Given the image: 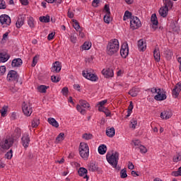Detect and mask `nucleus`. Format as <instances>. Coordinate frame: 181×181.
I'll return each mask as SVG.
<instances>
[{"label":"nucleus","instance_id":"51","mask_svg":"<svg viewBox=\"0 0 181 181\" xmlns=\"http://www.w3.org/2000/svg\"><path fill=\"white\" fill-rule=\"evenodd\" d=\"M0 9H6V4L4 0H0Z\"/></svg>","mask_w":181,"mask_h":181},{"label":"nucleus","instance_id":"46","mask_svg":"<svg viewBox=\"0 0 181 181\" xmlns=\"http://www.w3.org/2000/svg\"><path fill=\"white\" fill-rule=\"evenodd\" d=\"M172 176H181V166L178 168L177 171H173L172 173Z\"/></svg>","mask_w":181,"mask_h":181},{"label":"nucleus","instance_id":"64","mask_svg":"<svg viewBox=\"0 0 181 181\" xmlns=\"http://www.w3.org/2000/svg\"><path fill=\"white\" fill-rule=\"evenodd\" d=\"M68 17H69L71 19H72V18H74V13H73V11H71L70 9H69L68 11Z\"/></svg>","mask_w":181,"mask_h":181},{"label":"nucleus","instance_id":"56","mask_svg":"<svg viewBox=\"0 0 181 181\" xmlns=\"http://www.w3.org/2000/svg\"><path fill=\"white\" fill-rule=\"evenodd\" d=\"M9 90L11 91V93H16V91H18V88L15 86H12L9 87Z\"/></svg>","mask_w":181,"mask_h":181},{"label":"nucleus","instance_id":"16","mask_svg":"<svg viewBox=\"0 0 181 181\" xmlns=\"http://www.w3.org/2000/svg\"><path fill=\"white\" fill-rule=\"evenodd\" d=\"M102 74L105 76L106 78H110V77H114V70L112 69H103Z\"/></svg>","mask_w":181,"mask_h":181},{"label":"nucleus","instance_id":"12","mask_svg":"<svg viewBox=\"0 0 181 181\" xmlns=\"http://www.w3.org/2000/svg\"><path fill=\"white\" fill-rule=\"evenodd\" d=\"M156 95L154 97V99L156 100V101H163L164 100H166V94L162 93V90L160 88L157 89Z\"/></svg>","mask_w":181,"mask_h":181},{"label":"nucleus","instance_id":"42","mask_svg":"<svg viewBox=\"0 0 181 181\" xmlns=\"http://www.w3.org/2000/svg\"><path fill=\"white\" fill-rule=\"evenodd\" d=\"M82 138L86 141H90V139H93V134L85 133L82 135Z\"/></svg>","mask_w":181,"mask_h":181},{"label":"nucleus","instance_id":"19","mask_svg":"<svg viewBox=\"0 0 181 181\" xmlns=\"http://www.w3.org/2000/svg\"><path fill=\"white\" fill-rule=\"evenodd\" d=\"M151 22L152 23V28L153 29V30H155L156 29L158 28V17H156V15L154 13V14H152L151 16Z\"/></svg>","mask_w":181,"mask_h":181},{"label":"nucleus","instance_id":"17","mask_svg":"<svg viewBox=\"0 0 181 181\" xmlns=\"http://www.w3.org/2000/svg\"><path fill=\"white\" fill-rule=\"evenodd\" d=\"M10 57L11 56L6 52H0V63H5L8 62Z\"/></svg>","mask_w":181,"mask_h":181},{"label":"nucleus","instance_id":"11","mask_svg":"<svg viewBox=\"0 0 181 181\" xmlns=\"http://www.w3.org/2000/svg\"><path fill=\"white\" fill-rule=\"evenodd\" d=\"M129 53V48L128 47V44H126L124 45H122L120 49V54L123 59H127V57L128 56Z\"/></svg>","mask_w":181,"mask_h":181},{"label":"nucleus","instance_id":"18","mask_svg":"<svg viewBox=\"0 0 181 181\" xmlns=\"http://www.w3.org/2000/svg\"><path fill=\"white\" fill-rule=\"evenodd\" d=\"M88 172L87 169L84 168H80L78 170L79 176L83 177V179H86V180H88V175H87Z\"/></svg>","mask_w":181,"mask_h":181},{"label":"nucleus","instance_id":"54","mask_svg":"<svg viewBox=\"0 0 181 181\" xmlns=\"http://www.w3.org/2000/svg\"><path fill=\"white\" fill-rule=\"evenodd\" d=\"M37 64V56H35L33 59L32 67H35Z\"/></svg>","mask_w":181,"mask_h":181},{"label":"nucleus","instance_id":"7","mask_svg":"<svg viewBox=\"0 0 181 181\" xmlns=\"http://www.w3.org/2000/svg\"><path fill=\"white\" fill-rule=\"evenodd\" d=\"M142 26L141 23V21L136 16H133L132 18L130 19V28L132 30H135L136 29H139Z\"/></svg>","mask_w":181,"mask_h":181},{"label":"nucleus","instance_id":"2","mask_svg":"<svg viewBox=\"0 0 181 181\" xmlns=\"http://www.w3.org/2000/svg\"><path fill=\"white\" fill-rule=\"evenodd\" d=\"M119 50V42L117 39L110 40L107 45L106 52L109 56H112Z\"/></svg>","mask_w":181,"mask_h":181},{"label":"nucleus","instance_id":"29","mask_svg":"<svg viewBox=\"0 0 181 181\" xmlns=\"http://www.w3.org/2000/svg\"><path fill=\"white\" fill-rule=\"evenodd\" d=\"M78 151L79 152L84 151H90V149L88 148V144L84 142H81L80 144Z\"/></svg>","mask_w":181,"mask_h":181},{"label":"nucleus","instance_id":"44","mask_svg":"<svg viewBox=\"0 0 181 181\" xmlns=\"http://www.w3.org/2000/svg\"><path fill=\"white\" fill-rule=\"evenodd\" d=\"M73 26L75 30H80V24L78 23V21L77 20H73Z\"/></svg>","mask_w":181,"mask_h":181},{"label":"nucleus","instance_id":"8","mask_svg":"<svg viewBox=\"0 0 181 181\" xmlns=\"http://www.w3.org/2000/svg\"><path fill=\"white\" fill-rule=\"evenodd\" d=\"M82 75L85 78L90 80V81H98V76L91 72L88 71V69L82 71Z\"/></svg>","mask_w":181,"mask_h":181},{"label":"nucleus","instance_id":"50","mask_svg":"<svg viewBox=\"0 0 181 181\" xmlns=\"http://www.w3.org/2000/svg\"><path fill=\"white\" fill-rule=\"evenodd\" d=\"M51 81H52V83H59V81H60V78L56 76H52Z\"/></svg>","mask_w":181,"mask_h":181},{"label":"nucleus","instance_id":"47","mask_svg":"<svg viewBox=\"0 0 181 181\" xmlns=\"http://www.w3.org/2000/svg\"><path fill=\"white\" fill-rule=\"evenodd\" d=\"M174 162H179L181 160V153H178L176 156L173 157Z\"/></svg>","mask_w":181,"mask_h":181},{"label":"nucleus","instance_id":"30","mask_svg":"<svg viewBox=\"0 0 181 181\" xmlns=\"http://www.w3.org/2000/svg\"><path fill=\"white\" fill-rule=\"evenodd\" d=\"M138 93H139V89L135 87L132 88V90L129 91V94L132 97H136V95H138Z\"/></svg>","mask_w":181,"mask_h":181},{"label":"nucleus","instance_id":"26","mask_svg":"<svg viewBox=\"0 0 181 181\" xmlns=\"http://www.w3.org/2000/svg\"><path fill=\"white\" fill-rule=\"evenodd\" d=\"M79 155L82 159L84 160H87L88 159V156L90 155V150H85L84 151H79Z\"/></svg>","mask_w":181,"mask_h":181},{"label":"nucleus","instance_id":"27","mask_svg":"<svg viewBox=\"0 0 181 181\" xmlns=\"http://www.w3.org/2000/svg\"><path fill=\"white\" fill-rule=\"evenodd\" d=\"M90 172H97L98 170V165L95 162H90L88 165Z\"/></svg>","mask_w":181,"mask_h":181},{"label":"nucleus","instance_id":"31","mask_svg":"<svg viewBox=\"0 0 181 181\" xmlns=\"http://www.w3.org/2000/svg\"><path fill=\"white\" fill-rule=\"evenodd\" d=\"M107 152V146L102 144L98 147V153L100 155H104Z\"/></svg>","mask_w":181,"mask_h":181},{"label":"nucleus","instance_id":"57","mask_svg":"<svg viewBox=\"0 0 181 181\" xmlns=\"http://www.w3.org/2000/svg\"><path fill=\"white\" fill-rule=\"evenodd\" d=\"M9 35V33L6 32V33H4L3 35V38H2V42H6V40H8V36Z\"/></svg>","mask_w":181,"mask_h":181},{"label":"nucleus","instance_id":"10","mask_svg":"<svg viewBox=\"0 0 181 181\" xmlns=\"http://www.w3.org/2000/svg\"><path fill=\"white\" fill-rule=\"evenodd\" d=\"M21 143L25 149L29 148V144H30V137H29V134L28 133L23 134Z\"/></svg>","mask_w":181,"mask_h":181},{"label":"nucleus","instance_id":"60","mask_svg":"<svg viewBox=\"0 0 181 181\" xmlns=\"http://www.w3.org/2000/svg\"><path fill=\"white\" fill-rule=\"evenodd\" d=\"M132 110H134V103L131 101L127 111L132 112Z\"/></svg>","mask_w":181,"mask_h":181},{"label":"nucleus","instance_id":"28","mask_svg":"<svg viewBox=\"0 0 181 181\" xmlns=\"http://www.w3.org/2000/svg\"><path fill=\"white\" fill-rule=\"evenodd\" d=\"M153 56L156 62H160V52H159V48H156L154 49Z\"/></svg>","mask_w":181,"mask_h":181},{"label":"nucleus","instance_id":"40","mask_svg":"<svg viewBox=\"0 0 181 181\" xmlns=\"http://www.w3.org/2000/svg\"><path fill=\"white\" fill-rule=\"evenodd\" d=\"M120 177L122 179H125L126 177H128V174H127V168H123L120 171Z\"/></svg>","mask_w":181,"mask_h":181},{"label":"nucleus","instance_id":"9","mask_svg":"<svg viewBox=\"0 0 181 181\" xmlns=\"http://www.w3.org/2000/svg\"><path fill=\"white\" fill-rule=\"evenodd\" d=\"M18 80L19 75L16 71L11 70L8 71L7 75L8 81H16V83H18Z\"/></svg>","mask_w":181,"mask_h":181},{"label":"nucleus","instance_id":"14","mask_svg":"<svg viewBox=\"0 0 181 181\" xmlns=\"http://www.w3.org/2000/svg\"><path fill=\"white\" fill-rule=\"evenodd\" d=\"M11 17L6 14L1 15L0 16V23L1 25H11Z\"/></svg>","mask_w":181,"mask_h":181},{"label":"nucleus","instance_id":"55","mask_svg":"<svg viewBox=\"0 0 181 181\" xmlns=\"http://www.w3.org/2000/svg\"><path fill=\"white\" fill-rule=\"evenodd\" d=\"M62 93L63 95H66V94L69 93V88L67 87H64L62 90Z\"/></svg>","mask_w":181,"mask_h":181},{"label":"nucleus","instance_id":"49","mask_svg":"<svg viewBox=\"0 0 181 181\" xmlns=\"http://www.w3.org/2000/svg\"><path fill=\"white\" fill-rule=\"evenodd\" d=\"M139 149L140 150L141 153H146V152H148L146 147L142 145L139 147Z\"/></svg>","mask_w":181,"mask_h":181},{"label":"nucleus","instance_id":"15","mask_svg":"<svg viewBox=\"0 0 181 181\" xmlns=\"http://www.w3.org/2000/svg\"><path fill=\"white\" fill-rule=\"evenodd\" d=\"M62 70V64L60 62L57 61L52 64V67L51 68V71L52 73H60V71Z\"/></svg>","mask_w":181,"mask_h":181},{"label":"nucleus","instance_id":"43","mask_svg":"<svg viewBox=\"0 0 181 181\" xmlns=\"http://www.w3.org/2000/svg\"><path fill=\"white\" fill-rule=\"evenodd\" d=\"M0 112L1 114V117H5L6 115V112H8V106H4L1 110H0Z\"/></svg>","mask_w":181,"mask_h":181},{"label":"nucleus","instance_id":"20","mask_svg":"<svg viewBox=\"0 0 181 181\" xmlns=\"http://www.w3.org/2000/svg\"><path fill=\"white\" fill-rule=\"evenodd\" d=\"M172 117V112L165 110L163 112L160 113V118L162 119H169Z\"/></svg>","mask_w":181,"mask_h":181},{"label":"nucleus","instance_id":"22","mask_svg":"<svg viewBox=\"0 0 181 181\" xmlns=\"http://www.w3.org/2000/svg\"><path fill=\"white\" fill-rule=\"evenodd\" d=\"M106 135L109 136V138H113L115 135V129L114 127H107L106 129Z\"/></svg>","mask_w":181,"mask_h":181},{"label":"nucleus","instance_id":"25","mask_svg":"<svg viewBox=\"0 0 181 181\" xmlns=\"http://www.w3.org/2000/svg\"><path fill=\"white\" fill-rule=\"evenodd\" d=\"M23 23H25V17L20 16L16 23V28H22V26H23Z\"/></svg>","mask_w":181,"mask_h":181},{"label":"nucleus","instance_id":"24","mask_svg":"<svg viewBox=\"0 0 181 181\" xmlns=\"http://www.w3.org/2000/svg\"><path fill=\"white\" fill-rule=\"evenodd\" d=\"M47 122L49 124V125H52V127H54V128H59V122L56 121V119L53 117H49L47 119Z\"/></svg>","mask_w":181,"mask_h":181},{"label":"nucleus","instance_id":"32","mask_svg":"<svg viewBox=\"0 0 181 181\" xmlns=\"http://www.w3.org/2000/svg\"><path fill=\"white\" fill-rule=\"evenodd\" d=\"M39 21L43 23H49L50 22V16H40Z\"/></svg>","mask_w":181,"mask_h":181},{"label":"nucleus","instance_id":"62","mask_svg":"<svg viewBox=\"0 0 181 181\" xmlns=\"http://www.w3.org/2000/svg\"><path fill=\"white\" fill-rule=\"evenodd\" d=\"M107 104V100H102L100 102H99L98 103V105H99V107H104V105Z\"/></svg>","mask_w":181,"mask_h":181},{"label":"nucleus","instance_id":"6","mask_svg":"<svg viewBox=\"0 0 181 181\" xmlns=\"http://www.w3.org/2000/svg\"><path fill=\"white\" fill-rule=\"evenodd\" d=\"M22 110L24 115L26 117H30L32 112H33V109L30 105V103L23 102L22 104Z\"/></svg>","mask_w":181,"mask_h":181},{"label":"nucleus","instance_id":"63","mask_svg":"<svg viewBox=\"0 0 181 181\" xmlns=\"http://www.w3.org/2000/svg\"><path fill=\"white\" fill-rule=\"evenodd\" d=\"M54 33H49L47 37L48 40H52V39L54 37Z\"/></svg>","mask_w":181,"mask_h":181},{"label":"nucleus","instance_id":"48","mask_svg":"<svg viewBox=\"0 0 181 181\" xmlns=\"http://www.w3.org/2000/svg\"><path fill=\"white\" fill-rule=\"evenodd\" d=\"M131 124H132L131 128H133V129H135V128H136V124H138V121H136V119H132L131 120Z\"/></svg>","mask_w":181,"mask_h":181},{"label":"nucleus","instance_id":"41","mask_svg":"<svg viewBox=\"0 0 181 181\" xmlns=\"http://www.w3.org/2000/svg\"><path fill=\"white\" fill-rule=\"evenodd\" d=\"M28 24L30 28H35V20L33 17H30L28 20Z\"/></svg>","mask_w":181,"mask_h":181},{"label":"nucleus","instance_id":"61","mask_svg":"<svg viewBox=\"0 0 181 181\" xmlns=\"http://www.w3.org/2000/svg\"><path fill=\"white\" fill-rule=\"evenodd\" d=\"M128 169H130V170H134V169H135V166L134 165V164L132 162H129L128 163Z\"/></svg>","mask_w":181,"mask_h":181},{"label":"nucleus","instance_id":"36","mask_svg":"<svg viewBox=\"0 0 181 181\" xmlns=\"http://www.w3.org/2000/svg\"><path fill=\"white\" fill-rule=\"evenodd\" d=\"M47 88H49V86H46L45 85H41L40 86L37 87V90L39 91V93H46Z\"/></svg>","mask_w":181,"mask_h":181},{"label":"nucleus","instance_id":"3","mask_svg":"<svg viewBox=\"0 0 181 181\" xmlns=\"http://www.w3.org/2000/svg\"><path fill=\"white\" fill-rule=\"evenodd\" d=\"M164 6L161 7L159 10V15L163 18H166L168 16V12H169V8L173 6V3L171 0H163Z\"/></svg>","mask_w":181,"mask_h":181},{"label":"nucleus","instance_id":"45","mask_svg":"<svg viewBox=\"0 0 181 181\" xmlns=\"http://www.w3.org/2000/svg\"><path fill=\"white\" fill-rule=\"evenodd\" d=\"M13 156V151H12V149H11L5 155V157L6 158V159H12Z\"/></svg>","mask_w":181,"mask_h":181},{"label":"nucleus","instance_id":"58","mask_svg":"<svg viewBox=\"0 0 181 181\" xmlns=\"http://www.w3.org/2000/svg\"><path fill=\"white\" fill-rule=\"evenodd\" d=\"M100 4V0H93L92 1V6L97 8L98 5Z\"/></svg>","mask_w":181,"mask_h":181},{"label":"nucleus","instance_id":"34","mask_svg":"<svg viewBox=\"0 0 181 181\" xmlns=\"http://www.w3.org/2000/svg\"><path fill=\"white\" fill-rule=\"evenodd\" d=\"M39 124H40V120L39 118L35 117L32 121L33 128H37V127H39Z\"/></svg>","mask_w":181,"mask_h":181},{"label":"nucleus","instance_id":"1","mask_svg":"<svg viewBox=\"0 0 181 181\" xmlns=\"http://www.w3.org/2000/svg\"><path fill=\"white\" fill-rule=\"evenodd\" d=\"M106 159L112 166L115 169H117V170H119L121 169V167L118 166V160H119V153L118 151H114L112 153H107L106 155Z\"/></svg>","mask_w":181,"mask_h":181},{"label":"nucleus","instance_id":"59","mask_svg":"<svg viewBox=\"0 0 181 181\" xmlns=\"http://www.w3.org/2000/svg\"><path fill=\"white\" fill-rule=\"evenodd\" d=\"M6 71V67L5 66H0V74L3 75Z\"/></svg>","mask_w":181,"mask_h":181},{"label":"nucleus","instance_id":"33","mask_svg":"<svg viewBox=\"0 0 181 181\" xmlns=\"http://www.w3.org/2000/svg\"><path fill=\"white\" fill-rule=\"evenodd\" d=\"M134 16H132V13L126 11L123 17V21H127V19H132Z\"/></svg>","mask_w":181,"mask_h":181},{"label":"nucleus","instance_id":"52","mask_svg":"<svg viewBox=\"0 0 181 181\" xmlns=\"http://www.w3.org/2000/svg\"><path fill=\"white\" fill-rule=\"evenodd\" d=\"M104 10L105 11L106 13H107L108 15H111V11H110V6L108 4L105 5Z\"/></svg>","mask_w":181,"mask_h":181},{"label":"nucleus","instance_id":"53","mask_svg":"<svg viewBox=\"0 0 181 181\" xmlns=\"http://www.w3.org/2000/svg\"><path fill=\"white\" fill-rule=\"evenodd\" d=\"M132 142L134 145V146H137V148H139L141 146V141L139 140H132Z\"/></svg>","mask_w":181,"mask_h":181},{"label":"nucleus","instance_id":"5","mask_svg":"<svg viewBox=\"0 0 181 181\" xmlns=\"http://www.w3.org/2000/svg\"><path fill=\"white\" fill-rule=\"evenodd\" d=\"M81 107L83 108H90V103H88L87 100H79V105H76L77 111L82 114V115H84V114H86V110L81 108Z\"/></svg>","mask_w":181,"mask_h":181},{"label":"nucleus","instance_id":"13","mask_svg":"<svg viewBox=\"0 0 181 181\" xmlns=\"http://www.w3.org/2000/svg\"><path fill=\"white\" fill-rule=\"evenodd\" d=\"M180 91H181V83L179 82L175 85L172 92V94L174 98H177V97H179V94Z\"/></svg>","mask_w":181,"mask_h":181},{"label":"nucleus","instance_id":"23","mask_svg":"<svg viewBox=\"0 0 181 181\" xmlns=\"http://www.w3.org/2000/svg\"><path fill=\"white\" fill-rule=\"evenodd\" d=\"M23 62L21 58L15 59L11 62L12 67H21L22 66Z\"/></svg>","mask_w":181,"mask_h":181},{"label":"nucleus","instance_id":"39","mask_svg":"<svg viewBox=\"0 0 181 181\" xmlns=\"http://www.w3.org/2000/svg\"><path fill=\"white\" fill-rule=\"evenodd\" d=\"M111 14H108V13H106L105 16H104V18H103V21L105 22V23H110V22H111V21H112V19L111 18V16H110Z\"/></svg>","mask_w":181,"mask_h":181},{"label":"nucleus","instance_id":"21","mask_svg":"<svg viewBox=\"0 0 181 181\" xmlns=\"http://www.w3.org/2000/svg\"><path fill=\"white\" fill-rule=\"evenodd\" d=\"M138 49L139 52H145L146 50V44L144 42V40H139L138 41Z\"/></svg>","mask_w":181,"mask_h":181},{"label":"nucleus","instance_id":"35","mask_svg":"<svg viewBox=\"0 0 181 181\" xmlns=\"http://www.w3.org/2000/svg\"><path fill=\"white\" fill-rule=\"evenodd\" d=\"M81 47L82 50H90L91 48V42H85Z\"/></svg>","mask_w":181,"mask_h":181},{"label":"nucleus","instance_id":"4","mask_svg":"<svg viewBox=\"0 0 181 181\" xmlns=\"http://www.w3.org/2000/svg\"><path fill=\"white\" fill-rule=\"evenodd\" d=\"M13 145V139L4 138L0 140V148L4 151H8Z\"/></svg>","mask_w":181,"mask_h":181},{"label":"nucleus","instance_id":"38","mask_svg":"<svg viewBox=\"0 0 181 181\" xmlns=\"http://www.w3.org/2000/svg\"><path fill=\"white\" fill-rule=\"evenodd\" d=\"M62 141H64V133H60L56 138V142L57 144L62 142Z\"/></svg>","mask_w":181,"mask_h":181},{"label":"nucleus","instance_id":"37","mask_svg":"<svg viewBox=\"0 0 181 181\" xmlns=\"http://www.w3.org/2000/svg\"><path fill=\"white\" fill-rule=\"evenodd\" d=\"M165 54L167 60H170V59H172V56H173V53L170 51V49L165 50Z\"/></svg>","mask_w":181,"mask_h":181}]
</instances>
